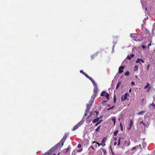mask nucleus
Listing matches in <instances>:
<instances>
[{
  "mask_svg": "<svg viewBox=\"0 0 155 155\" xmlns=\"http://www.w3.org/2000/svg\"><path fill=\"white\" fill-rule=\"evenodd\" d=\"M70 150L69 147H68L66 148V149L64 150V153H67L68 151Z\"/></svg>",
  "mask_w": 155,
  "mask_h": 155,
  "instance_id": "4468645a",
  "label": "nucleus"
},
{
  "mask_svg": "<svg viewBox=\"0 0 155 155\" xmlns=\"http://www.w3.org/2000/svg\"><path fill=\"white\" fill-rule=\"evenodd\" d=\"M129 92L130 93V92H131V89H130L129 90Z\"/></svg>",
  "mask_w": 155,
  "mask_h": 155,
  "instance_id": "8fccbe9b",
  "label": "nucleus"
},
{
  "mask_svg": "<svg viewBox=\"0 0 155 155\" xmlns=\"http://www.w3.org/2000/svg\"><path fill=\"white\" fill-rule=\"evenodd\" d=\"M141 62L144 63V61L141 58H138L137 59L136 61V63H139L141 64Z\"/></svg>",
  "mask_w": 155,
  "mask_h": 155,
  "instance_id": "0eeeda50",
  "label": "nucleus"
},
{
  "mask_svg": "<svg viewBox=\"0 0 155 155\" xmlns=\"http://www.w3.org/2000/svg\"><path fill=\"white\" fill-rule=\"evenodd\" d=\"M101 120H100L99 121H98V122L96 123L95 124V126H97L98 124H99L101 122Z\"/></svg>",
  "mask_w": 155,
  "mask_h": 155,
  "instance_id": "5701e85b",
  "label": "nucleus"
},
{
  "mask_svg": "<svg viewBox=\"0 0 155 155\" xmlns=\"http://www.w3.org/2000/svg\"><path fill=\"white\" fill-rule=\"evenodd\" d=\"M99 120V118L98 117H97L96 119H94V120H93V122L94 123H96Z\"/></svg>",
  "mask_w": 155,
  "mask_h": 155,
  "instance_id": "9d476101",
  "label": "nucleus"
},
{
  "mask_svg": "<svg viewBox=\"0 0 155 155\" xmlns=\"http://www.w3.org/2000/svg\"><path fill=\"white\" fill-rule=\"evenodd\" d=\"M149 64L147 67V70H148V68H149Z\"/></svg>",
  "mask_w": 155,
  "mask_h": 155,
  "instance_id": "de8ad7c7",
  "label": "nucleus"
},
{
  "mask_svg": "<svg viewBox=\"0 0 155 155\" xmlns=\"http://www.w3.org/2000/svg\"><path fill=\"white\" fill-rule=\"evenodd\" d=\"M117 144V143L116 142H115L114 143V146H115Z\"/></svg>",
  "mask_w": 155,
  "mask_h": 155,
  "instance_id": "ea45409f",
  "label": "nucleus"
},
{
  "mask_svg": "<svg viewBox=\"0 0 155 155\" xmlns=\"http://www.w3.org/2000/svg\"><path fill=\"white\" fill-rule=\"evenodd\" d=\"M121 138L120 137L118 140V143H117V145L118 146H119V145H120V139H121Z\"/></svg>",
  "mask_w": 155,
  "mask_h": 155,
  "instance_id": "aec40b11",
  "label": "nucleus"
},
{
  "mask_svg": "<svg viewBox=\"0 0 155 155\" xmlns=\"http://www.w3.org/2000/svg\"><path fill=\"white\" fill-rule=\"evenodd\" d=\"M84 75L87 78H88L89 80L91 79V78L90 77H89L88 75L87 74H86L85 73V74H84Z\"/></svg>",
  "mask_w": 155,
  "mask_h": 155,
  "instance_id": "393cba45",
  "label": "nucleus"
},
{
  "mask_svg": "<svg viewBox=\"0 0 155 155\" xmlns=\"http://www.w3.org/2000/svg\"><path fill=\"white\" fill-rule=\"evenodd\" d=\"M108 106H110V105H109V104H108Z\"/></svg>",
  "mask_w": 155,
  "mask_h": 155,
  "instance_id": "6e6d98bb",
  "label": "nucleus"
},
{
  "mask_svg": "<svg viewBox=\"0 0 155 155\" xmlns=\"http://www.w3.org/2000/svg\"><path fill=\"white\" fill-rule=\"evenodd\" d=\"M112 120L114 122V125H115L116 124V118L115 117H114L112 118Z\"/></svg>",
  "mask_w": 155,
  "mask_h": 155,
  "instance_id": "ddd939ff",
  "label": "nucleus"
},
{
  "mask_svg": "<svg viewBox=\"0 0 155 155\" xmlns=\"http://www.w3.org/2000/svg\"><path fill=\"white\" fill-rule=\"evenodd\" d=\"M106 93V92L105 91H103L102 92L101 94V96H105V94Z\"/></svg>",
  "mask_w": 155,
  "mask_h": 155,
  "instance_id": "a211bd4d",
  "label": "nucleus"
},
{
  "mask_svg": "<svg viewBox=\"0 0 155 155\" xmlns=\"http://www.w3.org/2000/svg\"><path fill=\"white\" fill-rule=\"evenodd\" d=\"M122 83V82L121 81H118L116 87V89H117L120 86L121 84Z\"/></svg>",
  "mask_w": 155,
  "mask_h": 155,
  "instance_id": "1a4fd4ad",
  "label": "nucleus"
},
{
  "mask_svg": "<svg viewBox=\"0 0 155 155\" xmlns=\"http://www.w3.org/2000/svg\"><path fill=\"white\" fill-rule=\"evenodd\" d=\"M90 80L91 81L94 86H97V84L95 83L94 81V80H93V79L91 78V79H90Z\"/></svg>",
  "mask_w": 155,
  "mask_h": 155,
  "instance_id": "6e6552de",
  "label": "nucleus"
},
{
  "mask_svg": "<svg viewBox=\"0 0 155 155\" xmlns=\"http://www.w3.org/2000/svg\"><path fill=\"white\" fill-rule=\"evenodd\" d=\"M118 132V130H116L114 132V133H113L114 135L115 136H117Z\"/></svg>",
  "mask_w": 155,
  "mask_h": 155,
  "instance_id": "6ab92c4d",
  "label": "nucleus"
},
{
  "mask_svg": "<svg viewBox=\"0 0 155 155\" xmlns=\"http://www.w3.org/2000/svg\"><path fill=\"white\" fill-rule=\"evenodd\" d=\"M125 74L126 76H128L129 75V71H127V72H126L125 73Z\"/></svg>",
  "mask_w": 155,
  "mask_h": 155,
  "instance_id": "2f4dec72",
  "label": "nucleus"
},
{
  "mask_svg": "<svg viewBox=\"0 0 155 155\" xmlns=\"http://www.w3.org/2000/svg\"><path fill=\"white\" fill-rule=\"evenodd\" d=\"M77 147L78 148H80L81 147V144H78V146H77Z\"/></svg>",
  "mask_w": 155,
  "mask_h": 155,
  "instance_id": "f704fd0d",
  "label": "nucleus"
},
{
  "mask_svg": "<svg viewBox=\"0 0 155 155\" xmlns=\"http://www.w3.org/2000/svg\"><path fill=\"white\" fill-rule=\"evenodd\" d=\"M150 87H149V88H148V89H150Z\"/></svg>",
  "mask_w": 155,
  "mask_h": 155,
  "instance_id": "864d4df0",
  "label": "nucleus"
},
{
  "mask_svg": "<svg viewBox=\"0 0 155 155\" xmlns=\"http://www.w3.org/2000/svg\"><path fill=\"white\" fill-rule=\"evenodd\" d=\"M124 68V67L123 66H120L119 68L118 73L119 74L122 73L123 72V69Z\"/></svg>",
  "mask_w": 155,
  "mask_h": 155,
  "instance_id": "39448f33",
  "label": "nucleus"
},
{
  "mask_svg": "<svg viewBox=\"0 0 155 155\" xmlns=\"http://www.w3.org/2000/svg\"><path fill=\"white\" fill-rule=\"evenodd\" d=\"M82 150V149H81L80 150H77V152H80Z\"/></svg>",
  "mask_w": 155,
  "mask_h": 155,
  "instance_id": "58836bf2",
  "label": "nucleus"
},
{
  "mask_svg": "<svg viewBox=\"0 0 155 155\" xmlns=\"http://www.w3.org/2000/svg\"><path fill=\"white\" fill-rule=\"evenodd\" d=\"M100 144V145L102 146L103 147L105 146L106 145L105 143H102H102Z\"/></svg>",
  "mask_w": 155,
  "mask_h": 155,
  "instance_id": "7c9ffc66",
  "label": "nucleus"
},
{
  "mask_svg": "<svg viewBox=\"0 0 155 155\" xmlns=\"http://www.w3.org/2000/svg\"><path fill=\"white\" fill-rule=\"evenodd\" d=\"M80 73H82V74L83 75L85 74V73L83 71V70H81L80 71Z\"/></svg>",
  "mask_w": 155,
  "mask_h": 155,
  "instance_id": "c9c22d12",
  "label": "nucleus"
},
{
  "mask_svg": "<svg viewBox=\"0 0 155 155\" xmlns=\"http://www.w3.org/2000/svg\"><path fill=\"white\" fill-rule=\"evenodd\" d=\"M114 140H117V138H115L114 139Z\"/></svg>",
  "mask_w": 155,
  "mask_h": 155,
  "instance_id": "3c124183",
  "label": "nucleus"
},
{
  "mask_svg": "<svg viewBox=\"0 0 155 155\" xmlns=\"http://www.w3.org/2000/svg\"><path fill=\"white\" fill-rule=\"evenodd\" d=\"M129 96V94L128 93H126L124 95L122 96L121 97V101H123L125 100H127L128 99V97Z\"/></svg>",
  "mask_w": 155,
  "mask_h": 155,
  "instance_id": "7ed1b4c3",
  "label": "nucleus"
},
{
  "mask_svg": "<svg viewBox=\"0 0 155 155\" xmlns=\"http://www.w3.org/2000/svg\"><path fill=\"white\" fill-rule=\"evenodd\" d=\"M110 149H111V151H112V154H114V153H113V152L112 151V148H111V147H110Z\"/></svg>",
  "mask_w": 155,
  "mask_h": 155,
  "instance_id": "c03bdc74",
  "label": "nucleus"
},
{
  "mask_svg": "<svg viewBox=\"0 0 155 155\" xmlns=\"http://www.w3.org/2000/svg\"><path fill=\"white\" fill-rule=\"evenodd\" d=\"M131 57H133L134 56V55L133 54H130Z\"/></svg>",
  "mask_w": 155,
  "mask_h": 155,
  "instance_id": "79ce46f5",
  "label": "nucleus"
},
{
  "mask_svg": "<svg viewBox=\"0 0 155 155\" xmlns=\"http://www.w3.org/2000/svg\"><path fill=\"white\" fill-rule=\"evenodd\" d=\"M133 124V121L132 120H130L129 122V123L128 124V127H127V129L128 130H129L131 128L132 125Z\"/></svg>",
  "mask_w": 155,
  "mask_h": 155,
  "instance_id": "20e7f679",
  "label": "nucleus"
},
{
  "mask_svg": "<svg viewBox=\"0 0 155 155\" xmlns=\"http://www.w3.org/2000/svg\"><path fill=\"white\" fill-rule=\"evenodd\" d=\"M107 140V139L106 137H104L102 139V142L104 143V142H105V141L106 140Z\"/></svg>",
  "mask_w": 155,
  "mask_h": 155,
  "instance_id": "b1692460",
  "label": "nucleus"
},
{
  "mask_svg": "<svg viewBox=\"0 0 155 155\" xmlns=\"http://www.w3.org/2000/svg\"><path fill=\"white\" fill-rule=\"evenodd\" d=\"M135 77H136V78H137V76H135Z\"/></svg>",
  "mask_w": 155,
  "mask_h": 155,
  "instance_id": "5fc2aeb1",
  "label": "nucleus"
},
{
  "mask_svg": "<svg viewBox=\"0 0 155 155\" xmlns=\"http://www.w3.org/2000/svg\"><path fill=\"white\" fill-rule=\"evenodd\" d=\"M142 47L143 48H145V47L144 46H143Z\"/></svg>",
  "mask_w": 155,
  "mask_h": 155,
  "instance_id": "603ef678",
  "label": "nucleus"
},
{
  "mask_svg": "<svg viewBox=\"0 0 155 155\" xmlns=\"http://www.w3.org/2000/svg\"><path fill=\"white\" fill-rule=\"evenodd\" d=\"M136 35L135 34H130V37L133 38L134 39H135V38L136 37Z\"/></svg>",
  "mask_w": 155,
  "mask_h": 155,
  "instance_id": "f8f14e48",
  "label": "nucleus"
},
{
  "mask_svg": "<svg viewBox=\"0 0 155 155\" xmlns=\"http://www.w3.org/2000/svg\"><path fill=\"white\" fill-rule=\"evenodd\" d=\"M150 104L151 105H153L154 106V103H153L152 104Z\"/></svg>",
  "mask_w": 155,
  "mask_h": 155,
  "instance_id": "49530a36",
  "label": "nucleus"
},
{
  "mask_svg": "<svg viewBox=\"0 0 155 155\" xmlns=\"http://www.w3.org/2000/svg\"><path fill=\"white\" fill-rule=\"evenodd\" d=\"M120 128L121 130V131H123V126H122V124H121V123H120Z\"/></svg>",
  "mask_w": 155,
  "mask_h": 155,
  "instance_id": "412c9836",
  "label": "nucleus"
},
{
  "mask_svg": "<svg viewBox=\"0 0 155 155\" xmlns=\"http://www.w3.org/2000/svg\"><path fill=\"white\" fill-rule=\"evenodd\" d=\"M140 124H142L144 127H146V124L143 121H141L140 123Z\"/></svg>",
  "mask_w": 155,
  "mask_h": 155,
  "instance_id": "a878e982",
  "label": "nucleus"
},
{
  "mask_svg": "<svg viewBox=\"0 0 155 155\" xmlns=\"http://www.w3.org/2000/svg\"><path fill=\"white\" fill-rule=\"evenodd\" d=\"M94 87V94L91 96V99L89 101L88 104L87 105L86 110L85 112V116L87 115L88 112L89 110V109L92 106V104L94 101V98L97 95V86Z\"/></svg>",
  "mask_w": 155,
  "mask_h": 155,
  "instance_id": "f257e3e1",
  "label": "nucleus"
},
{
  "mask_svg": "<svg viewBox=\"0 0 155 155\" xmlns=\"http://www.w3.org/2000/svg\"><path fill=\"white\" fill-rule=\"evenodd\" d=\"M102 151L104 155H106V150L105 149L102 148Z\"/></svg>",
  "mask_w": 155,
  "mask_h": 155,
  "instance_id": "cd10ccee",
  "label": "nucleus"
},
{
  "mask_svg": "<svg viewBox=\"0 0 155 155\" xmlns=\"http://www.w3.org/2000/svg\"><path fill=\"white\" fill-rule=\"evenodd\" d=\"M83 123V121L81 120L80 122H78L76 125L74 126L72 128V130L74 131L76 129H77L80 127L81 124Z\"/></svg>",
  "mask_w": 155,
  "mask_h": 155,
  "instance_id": "f03ea898",
  "label": "nucleus"
},
{
  "mask_svg": "<svg viewBox=\"0 0 155 155\" xmlns=\"http://www.w3.org/2000/svg\"><path fill=\"white\" fill-rule=\"evenodd\" d=\"M91 58L92 59H93L94 58V55H92L91 56Z\"/></svg>",
  "mask_w": 155,
  "mask_h": 155,
  "instance_id": "37998d69",
  "label": "nucleus"
},
{
  "mask_svg": "<svg viewBox=\"0 0 155 155\" xmlns=\"http://www.w3.org/2000/svg\"><path fill=\"white\" fill-rule=\"evenodd\" d=\"M114 105H113V106H112V107H110V108H108V109H107V110H110L114 108Z\"/></svg>",
  "mask_w": 155,
  "mask_h": 155,
  "instance_id": "473e14b6",
  "label": "nucleus"
},
{
  "mask_svg": "<svg viewBox=\"0 0 155 155\" xmlns=\"http://www.w3.org/2000/svg\"><path fill=\"white\" fill-rule=\"evenodd\" d=\"M136 148L137 149H139V148L140 149L141 147V145L140 144L139 145L136 146Z\"/></svg>",
  "mask_w": 155,
  "mask_h": 155,
  "instance_id": "c756f323",
  "label": "nucleus"
},
{
  "mask_svg": "<svg viewBox=\"0 0 155 155\" xmlns=\"http://www.w3.org/2000/svg\"><path fill=\"white\" fill-rule=\"evenodd\" d=\"M127 59H128L129 60H130L131 59V57H130V56H129V55H128L127 57Z\"/></svg>",
  "mask_w": 155,
  "mask_h": 155,
  "instance_id": "e433bc0d",
  "label": "nucleus"
},
{
  "mask_svg": "<svg viewBox=\"0 0 155 155\" xmlns=\"http://www.w3.org/2000/svg\"><path fill=\"white\" fill-rule=\"evenodd\" d=\"M90 147L91 148V149H93V150H94V147L92 146H91Z\"/></svg>",
  "mask_w": 155,
  "mask_h": 155,
  "instance_id": "a19ab883",
  "label": "nucleus"
},
{
  "mask_svg": "<svg viewBox=\"0 0 155 155\" xmlns=\"http://www.w3.org/2000/svg\"><path fill=\"white\" fill-rule=\"evenodd\" d=\"M154 106L155 107V105H154Z\"/></svg>",
  "mask_w": 155,
  "mask_h": 155,
  "instance_id": "13d9d810",
  "label": "nucleus"
},
{
  "mask_svg": "<svg viewBox=\"0 0 155 155\" xmlns=\"http://www.w3.org/2000/svg\"><path fill=\"white\" fill-rule=\"evenodd\" d=\"M130 144V141L129 140L125 141V146L126 147L129 146Z\"/></svg>",
  "mask_w": 155,
  "mask_h": 155,
  "instance_id": "423d86ee",
  "label": "nucleus"
},
{
  "mask_svg": "<svg viewBox=\"0 0 155 155\" xmlns=\"http://www.w3.org/2000/svg\"><path fill=\"white\" fill-rule=\"evenodd\" d=\"M95 143V146H96V147H97V145L98 147H99L100 145V144L98 143H97V142H96L95 141H94L93 142V143Z\"/></svg>",
  "mask_w": 155,
  "mask_h": 155,
  "instance_id": "2eb2a0df",
  "label": "nucleus"
},
{
  "mask_svg": "<svg viewBox=\"0 0 155 155\" xmlns=\"http://www.w3.org/2000/svg\"><path fill=\"white\" fill-rule=\"evenodd\" d=\"M104 96L106 97L107 99H108L109 97V95L108 93H106L105 94Z\"/></svg>",
  "mask_w": 155,
  "mask_h": 155,
  "instance_id": "f3484780",
  "label": "nucleus"
},
{
  "mask_svg": "<svg viewBox=\"0 0 155 155\" xmlns=\"http://www.w3.org/2000/svg\"><path fill=\"white\" fill-rule=\"evenodd\" d=\"M145 111L144 110H142L138 113L137 114L139 115H143L144 113H145Z\"/></svg>",
  "mask_w": 155,
  "mask_h": 155,
  "instance_id": "9b49d317",
  "label": "nucleus"
},
{
  "mask_svg": "<svg viewBox=\"0 0 155 155\" xmlns=\"http://www.w3.org/2000/svg\"><path fill=\"white\" fill-rule=\"evenodd\" d=\"M147 8H146V10H147Z\"/></svg>",
  "mask_w": 155,
  "mask_h": 155,
  "instance_id": "4d7b16f0",
  "label": "nucleus"
},
{
  "mask_svg": "<svg viewBox=\"0 0 155 155\" xmlns=\"http://www.w3.org/2000/svg\"><path fill=\"white\" fill-rule=\"evenodd\" d=\"M147 19L148 18L147 17L146 18H145L143 20V22L144 24L146 23V21L147 20Z\"/></svg>",
  "mask_w": 155,
  "mask_h": 155,
  "instance_id": "c85d7f7f",
  "label": "nucleus"
},
{
  "mask_svg": "<svg viewBox=\"0 0 155 155\" xmlns=\"http://www.w3.org/2000/svg\"><path fill=\"white\" fill-rule=\"evenodd\" d=\"M135 84V83L133 81H132L131 82V85L132 86L134 85Z\"/></svg>",
  "mask_w": 155,
  "mask_h": 155,
  "instance_id": "4c0bfd02",
  "label": "nucleus"
},
{
  "mask_svg": "<svg viewBox=\"0 0 155 155\" xmlns=\"http://www.w3.org/2000/svg\"><path fill=\"white\" fill-rule=\"evenodd\" d=\"M151 44L150 43V44H149L148 45V47L149 48V47L150 46H151Z\"/></svg>",
  "mask_w": 155,
  "mask_h": 155,
  "instance_id": "a18cd8bd",
  "label": "nucleus"
},
{
  "mask_svg": "<svg viewBox=\"0 0 155 155\" xmlns=\"http://www.w3.org/2000/svg\"><path fill=\"white\" fill-rule=\"evenodd\" d=\"M100 127H101V126L100 125L98 126L97 127L95 131L96 132H98L99 131V130L100 129Z\"/></svg>",
  "mask_w": 155,
  "mask_h": 155,
  "instance_id": "4be33fe9",
  "label": "nucleus"
},
{
  "mask_svg": "<svg viewBox=\"0 0 155 155\" xmlns=\"http://www.w3.org/2000/svg\"><path fill=\"white\" fill-rule=\"evenodd\" d=\"M136 148V147H133L131 149V150H135Z\"/></svg>",
  "mask_w": 155,
  "mask_h": 155,
  "instance_id": "72a5a7b5",
  "label": "nucleus"
},
{
  "mask_svg": "<svg viewBox=\"0 0 155 155\" xmlns=\"http://www.w3.org/2000/svg\"><path fill=\"white\" fill-rule=\"evenodd\" d=\"M150 84L149 83H147V84L145 86L144 89H146L149 87Z\"/></svg>",
  "mask_w": 155,
  "mask_h": 155,
  "instance_id": "dca6fc26",
  "label": "nucleus"
},
{
  "mask_svg": "<svg viewBox=\"0 0 155 155\" xmlns=\"http://www.w3.org/2000/svg\"><path fill=\"white\" fill-rule=\"evenodd\" d=\"M138 66L137 65H135L134 66V71H135L138 70Z\"/></svg>",
  "mask_w": 155,
  "mask_h": 155,
  "instance_id": "bb28decb",
  "label": "nucleus"
},
{
  "mask_svg": "<svg viewBox=\"0 0 155 155\" xmlns=\"http://www.w3.org/2000/svg\"><path fill=\"white\" fill-rule=\"evenodd\" d=\"M114 102L115 101V96L114 97Z\"/></svg>",
  "mask_w": 155,
  "mask_h": 155,
  "instance_id": "09e8293b",
  "label": "nucleus"
}]
</instances>
